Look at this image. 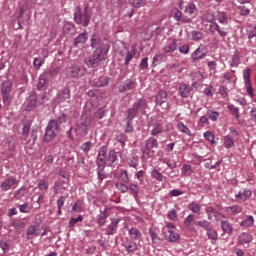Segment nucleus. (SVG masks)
Returning a JSON list of instances; mask_svg holds the SVG:
<instances>
[{
    "label": "nucleus",
    "mask_w": 256,
    "mask_h": 256,
    "mask_svg": "<svg viewBox=\"0 0 256 256\" xmlns=\"http://www.w3.org/2000/svg\"><path fill=\"white\" fill-rule=\"evenodd\" d=\"M107 158V146H102L99 151H98V163H101V159H103V161H105V159Z\"/></svg>",
    "instance_id": "44"
},
{
    "label": "nucleus",
    "mask_w": 256,
    "mask_h": 256,
    "mask_svg": "<svg viewBox=\"0 0 256 256\" xmlns=\"http://www.w3.org/2000/svg\"><path fill=\"white\" fill-rule=\"evenodd\" d=\"M47 83H49V80L41 74L38 78V83L36 85L37 91H45Z\"/></svg>",
    "instance_id": "33"
},
{
    "label": "nucleus",
    "mask_w": 256,
    "mask_h": 256,
    "mask_svg": "<svg viewBox=\"0 0 256 256\" xmlns=\"http://www.w3.org/2000/svg\"><path fill=\"white\" fill-rule=\"evenodd\" d=\"M203 137L211 145H216L217 144V142L215 141V133H213L211 130H208V131L204 132Z\"/></svg>",
    "instance_id": "38"
},
{
    "label": "nucleus",
    "mask_w": 256,
    "mask_h": 256,
    "mask_svg": "<svg viewBox=\"0 0 256 256\" xmlns=\"http://www.w3.org/2000/svg\"><path fill=\"white\" fill-rule=\"evenodd\" d=\"M196 225H199V227H202V229H204V231L206 232H208L211 228V222L207 220H200L196 222Z\"/></svg>",
    "instance_id": "55"
},
{
    "label": "nucleus",
    "mask_w": 256,
    "mask_h": 256,
    "mask_svg": "<svg viewBox=\"0 0 256 256\" xmlns=\"http://www.w3.org/2000/svg\"><path fill=\"white\" fill-rule=\"evenodd\" d=\"M87 39H89V36H87V31L82 32L74 39V47H79V45H85V43H87Z\"/></svg>",
    "instance_id": "25"
},
{
    "label": "nucleus",
    "mask_w": 256,
    "mask_h": 256,
    "mask_svg": "<svg viewBox=\"0 0 256 256\" xmlns=\"http://www.w3.org/2000/svg\"><path fill=\"white\" fill-rule=\"evenodd\" d=\"M151 177H153V179H156V181H163V174L157 169H153L151 171Z\"/></svg>",
    "instance_id": "62"
},
{
    "label": "nucleus",
    "mask_w": 256,
    "mask_h": 256,
    "mask_svg": "<svg viewBox=\"0 0 256 256\" xmlns=\"http://www.w3.org/2000/svg\"><path fill=\"white\" fill-rule=\"evenodd\" d=\"M155 149H159V142L156 138L149 137L145 141V146L142 153L143 155H147V157H153V155H155Z\"/></svg>",
    "instance_id": "7"
},
{
    "label": "nucleus",
    "mask_w": 256,
    "mask_h": 256,
    "mask_svg": "<svg viewBox=\"0 0 256 256\" xmlns=\"http://www.w3.org/2000/svg\"><path fill=\"white\" fill-rule=\"evenodd\" d=\"M253 192L248 188H242L236 195L235 199L238 203H245V201H249Z\"/></svg>",
    "instance_id": "13"
},
{
    "label": "nucleus",
    "mask_w": 256,
    "mask_h": 256,
    "mask_svg": "<svg viewBox=\"0 0 256 256\" xmlns=\"http://www.w3.org/2000/svg\"><path fill=\"white\" fill-rule=\"evenodd\" d=\"M117 45H121L122 49H125L127 51L126 57H125V65H129L131 63L133 57L137 55V52L135 51V47H132V50L129 51V48H127V45L123 41H118L114 44V47H117Z\"/></svg>",
    "instance_id": "12"
},
{
    "label": "nucleus",
    "mask_w": 256,
    "mask_h": 256,
    "mask_svg": "<svg viewBox=\"0 0 256 256\" xmlns=\"http://www.w3.org/2000/svg\"><path fill=\"white\" fill-rule=\"evenodd\" d=\"M138 113H143L145 109H147V101L144 99H139L137 102H135L132 106Z\"/></svg>",
    "instance_id": "30"
},
{
    "label": "nucleus",
    "mask_w": 256,
    "mask_h": 256,
    "mask_svg": "<svg viewBox=\"0 0 256 256\" xmlns=\"http://www.w3.org/2000/svg\"><path fill=\"white\" fill-rule=\"evenodd\" d=\"M62 103H71V88L64 87L57 91L56 96L52 99V105L58 107Z\"/></svg>",
    "instance_id": "5"
},
{
    "label": "nucleus",
    "mask_w": 256,
    "mask_h": 256,
    "mask_svg": "<svg viewBox=\"0 0 256 256\" xmlns=\"http://www.w3.org/2000/svg\"><path fill=\"white\" fill-rule=\"evenodd\" d=\"M59 74V69L57 68H50L42 73V75L48 80L51 81L54 77H57Z\"/></svg>",
    "instance_id": "32"
},
{
    "label": "nucleus",
    "mask_w": 256,
    "mask_h": 256,
    "mask_svg": "<svg viewBox=\"0 0 256 256\" xmlns=\"http://www.w3.org/2000/svg\"><path fill=\"white\" fill-rule=\"evenodd\" d=\"M57 133H59V123H57V120L51 119L45 128L44 143H51L57 137Z\"/></svg>",
    "instance_id": "4"
},
{
    "label": "nucleus",
    "mask_w": 256,
    "mask_h": 256,
    "mask_svg": "<svg viewBox=\"0 0 256 256\" xmlns=\"http://www.w3.org/2000/svg\"><path fill=\"white\" fill-rule=\"evenodd\" d=\"M37 105H39V94L36 91H32L26 100L24 111L31 112L37 109Z\"/></svg>",
    "instance_id": "10"
},
{
    "label": "nucleus",
    "mask_w": 256,
    "mask_h": 256,
    "mask_svg": "<svg viewBox=\"0 0 256 256\" xmlns=\"http://www.w3.org/2000/svg\"><path fill=\"white\" fill-rule=\"evenodd\" d=\"M201 19L203 23H205V21L210 24L215 22V16L212 13H204Z\"/></svg>",
    "instance_id": "54"
},
{
    "label": "nucleus",
    "mask_w": 256,
    "mask_h": 256,
    "mask_svg": "<svg viewBox=\"0 0 256 256\" xmlns=\"http://www.w3.org/2000/svg\"><path fill=\"white\" fill-rule=\"evenodd\" d=\"M180 239H181V236L179 235V233L173 230H168L167 241H169V243H177Z\"/></svg>",
    "instance_id": "37"
},
{
    "label": "nucleus",
    "mask_w": 256,
    "mask_h": 256,
    "mask_svg": "<svg viewBox=\"0 0 256 256\" xmlns=\"http://www.w3.org/2000/svg\"><path fill=\"white\" fill-rule=\"evenodd\" d=\"M192 41H201L202 39H205V34L201 31H192L191 32Z\"/></svg>",
    "instance_id": "49"
},
{
    "label": "nucleus",
    "mask_w": 256,
    "mask_h": 256,
    "mask_svg": "<svg viewBox=\"0 0 256 256\" xmlns=\"http://www.w3.org/2000/svg\"><path fill=\"white\" fill-rule=\"evenodd\" d=\"M238 241L239 243H251V241H253V237L247 233V232H243L239 237H238Z\"/></svg>",
    "instance_id": "41"
},
{
    "label": "nucleus",
    "mask_w": 256,
    "mask_h": 256,
    "mask_svg": "<svg viewBox=\"0 0 256 256\" xmlns=\"http://www.w3.org/2000/svg\"><path fill=\"white\" fill-rule=\"evenodd\" d=\"M128 235L132 241H141L143 234L139 229L133 227L128 230Z\"/></svg>",
    "instance_id": "26"
},
{
    "label": "nucleus",
    "mask_w": 256,
    "mask_h": 256,
    "mask_svg": "<svg viewBox=\"0 0 256 256\" xmlns=\"http://www.w3.org/2000/svg\"><path fill=\"white\" fill-rule=\"evenodd\" d=\"M67 121H69V115H67L66 113H61V115L56 120V122L58 123V127L59 125L67 123Z\"/></svg>",
    "instance_id": "59"
},
{
    "label": "nucleus",
    "mask_w": 256,
    "mask_h": 256,
    "mask_svg": "<svg viewBox=\"0 0 256 256\" xmlns=\"http://www.w3.org/2000/svg\"><path fill=\"white\" fill-rule=\"evenodd\" d=\"M217 21L221 23V25H229V19H227L225 12H218Z\"/></svg>",
    "instance_id": "45"
},
{
    "label": "nucleus",
    "mask_w": 256,
    "mask_h": 256,
    "mask_svg": "<svg viewBox=\"0 0 256 256\" xmlns=\"http://www.w3.org/2000/svg\"><path fill=\"white\" fill-rule=\"evenodd\" d=\"M228 109H229L231 115H233V117H235L236 121H238V123L241 124V120H240L241 114L239 113V107H236L233 104H229Z\"/></svg>",
    "instance_id": "34"
},
{
    "label": "nucleus",
    "mask_w": 256,
    "mask_h": 256,
    "mask_svg": "<svg viewBox=\"0 0 256 256\" xmlns=\"http://www.w3.org/2000/svg\"><path fill=\"white\" fill-rule=\"evenodd\" d=\"M27 193V188L25 186H22L20 189H18L15 194L14 197L15 199H22V197H25Z\"/></svg>",
    "instance_id": "57"
},
{
    "label": "nucleus",
    "mask_w": 256,
    "mask_h": 256,
    "mask_svg": "<svg viewBox=\"0 0 256 256\" xmlns=\"http://www.w3.org/2000/svg\"><path fill=\"white\" fill-rule=\"evenodd\" d=\"M32 123L33 122L31 120H28L26 123L23 124L22 135H24V137L29 136V131H31Z\"/></svg>",
    "instance_id": "52"
},
{
    "label": "nucleus",
    "mask_w": 256,
    "mask_h": 256,
    "mask_svg": "<svg viewBox=\"0 0 256 256\" xmlns=\"http://www.w3.org/2000/svg\"><path fill=\"white\" fill-rule=\"evenodd\" d=\"M121 219L119 218H111V223L106 227L105 234L106 235H115L117 230L119 229V222Z\"/></svg>",
    "instance_id": "18"
},
{
    "label": "nucleus",
    "mask_w": 256,
    "mask_h": 256,
    "mask_svg": "<svg viewBox=\"0 0 256 256\" xmlns=\"http://www.w3.org/2000/svg\"><path fill=\"white\" fill-rule=\"evenodd\" d=\"M47 101H49V97H47L46 92L38 94V105H44V103H47Z\"/></svg>",
    "instance_id": "63"
},
{
    "label": "nucleus",
    "mask_w": 256,
    "mask_h": 256,
    "mask_svg": "<svg viewBox=\"0 0 256 256\" xmlns=\"http://www.w3.org/2000/svg\"><path fill=\"white\" fill-rule=\"evenodd\" d=\"M135 87H137V80H135V78H128L118 89L120 93H125V91H131L135 89Z\"/></svg>",
    "instance_id": "14"
},
{
    "label": "nucleus",
    "mask_w": 256,
    "mask_h": 256,
    "mask_svg": "<svg viewBox=\"0 0 256 256\" xmlns=\"http://www.w3.org/2000/svg\"><path fill=\"white\" fill-rule=\"evenodd\" d=\"M224 147L226 149H231V147H235V140L231 135L224 136Z\"/></svg>",
    "instance_id": "42"
},
{
    "label": "nucleus",
    "mask_w": 256,
    "mask_h": 256,
    "mask_svg": "<svg viewBox=\"0 0 256 256\" xmlns=\"http://www.w3.org/2000/svg\"><path fill=\"white\" fill-rule=\"evenodd\" d=\"M109 49H110L109 42L104 41L99 44L98 54H97L98 61H103L107 59V53H109Z\"/></svg>",
    "instance_id": "15"
},
{
    "label": "nucleus",
    "mask_w": 256,
    "mask_h": 256,
    "mask_svg": "<svg viewBox=\"0 0 256 256\" xmlns=\"http://www.w3.org/2000/svg\"><path fill=\"white\" fill-rule=\"evenodd\" d=\"M128 3L131 5V7L139 9L145 5V0H129Z\"/></svg>",
    "instance_id": "56"
},
{
    "label": "nucleus",
    "mask_w": 256,
    "mask_h": 256,
    "mask_svg": "<svg viewBox=\"0 0 256 256\" xmlns=\"http://www.w3.org/2000/svg\"><path fill=\"white\" fill-rule=\"evenodd\" d=\"M0 249H2L4 253H9V251H11V242L9 240H1Z\"/></svg>",
    "instance_id": "46"
},
{
    "label": "nucleus",
    "mask_w": 256,
    "mask_h": 256,
    "mask_svg": "<svg viewBox=\"0 0 256 256\" xmlns=\"http://www.w3.org/2000/svg\"><path fill=\"white\" fill-rule=\"evenodd\" d=\"M188 209L192 211V213H196V215H199V213H201V205L195 202L190 203L188 205Z\"/></svg>",
    "instance_id": "51"
},
{
    "label": "nucleus",
    "mask_w": 256,
    "mask_h": 256,
    "mask_svg": "<svg viewBox=\"0 0 256 256\" xmlns=\"http://www.w3.org/2000/svg\"><path fill=\"white\" fill-rule=\"evenodd\" d=\"M135 128L133 127V120H127L126 124L124 125V132L125 133H133Z\"/></svg>",
    "instance_id": "61"
},
{
    "label": "nucleus",
    "mask_w": 256,
    "mask_h": 256,
    "mask_svg": "<svg viewBox=\"0 0 256 256\" xmlns=\"http://www.w3.org/2000/svg\"><path fill=\"white\" fill-rule=\"evenodd\" d=\"M241 211H243V208L240 205L226 207V213L228 215H239Z\"/></svg>",
    "instance_id": "35"
},
{
    "label": "nucleus",
    "mask_w": 256,
    "mask_h": 256,
    "mask_svg": "<svg viewBox=\"0 0 256 256\" xmlns=\"http://www.w3.org/2000/svg\"><path fill=\"white\" fill-rule=\"evenodd\" d=\"M167 91L160 90L156 95V105H163V103H167Z\"/></svg>",
    "instance_id": "31"
},
{
    "label": "nucleus",
    "mask_w": 256,
    "mask_h": 256,
    "mask_svg": "<svg viewBox=\"0 0 256 256\" xmlns=\"http://www.w3.org/2000/svg\"><path fill=\"white\" fill-rule=\"evenodd\" d=\"M97 50H94V54L88 58H85V65L90 69H95L97 67Z\"/></svg>",
    "instance_id": "29"
},
{
    "label": "nucleus",
    "mask_w": 256,
    "mask_h": 256,
    "mask_svg": "<svg viewBox=\"0 0 256 256\" xmlns=\"http://www.w3.org/2000/svg\"><path fill=\"white\" fill-rule=\"evenodd\" d=\"M128 189H130L134 199H137V197H139V185L130 183Z\"/></svg>",
    "instance_id": "53"
},
{
    "label": "nucleus",
    "mask_w": 256,
    "mask_h": 256,
    "mask_svg": "<svg viewBox=\"0 0 256 256\" xmlns=\"http://www.w3.org/2000/svg\"><path fill=\"white\" fill-rule=\"evenodd\" d=\"M176 127L180 133H184L185 135H188V137H191V130L189 127H187V125H185V123L178 122Z\"/></svg>",
    "instance_id": "40"
},
{
    "label": "nucleus",
    "mask_w": 256,
    "mask_h": 256,
    "mask_svg": "<svg viewBox=\"0 0 256 256\" xmlns=\"http://www.w3.org/2000/svg\"><path fill=\"white\" fill-rule=\"evenodd\" d=\"M127 116L125 118L126 121H133L139 115V112L132 106V108L127 110Z\"/></svg>",
    "instance_id": "43"
},
{
    "label": "nucleus",
    "mask_w": 256,
    "mask_h": 256,
    "mask_svg": "<svg viewBox=\"0 0 256 256\" xmlns=\"http://www.w3.org/2000/svg\"><path fill=\"white\" fill-rule=\"evenodd\" d=\"M244 85H249L251 83V68H246L243 70Z\"/></svg>",
    "instance_id": "48"
},
{
    "label": "nucleus",
    "mask_w": 256,
    "mask_h": 256,
    "mask_svg": "<svg viewBox=\"0 0 256 256\" xmlns=\"http://www.w3.org/2000/svg\"><path fill=\"white\" fill-rule=\"evenodd\" d=\"M100 160L101 162H98V177L101 181H103V179L107 177V174H105L103 170L105 169L106 165H108V167H111V165H113V163L117 161V152H115V150H110L108 153V157L104 160L103 158Z\"/></svg>",
    "instance_id": "2"
},
{
    "label": "nucleus",
    "mask_w": 256,
    "mask_h": 256,
    "mask_svg": "<svg viewBox=\"0 0 256 256\" xmlns=\"http://www.w3.org/2000/svg\"><path fill=\"white\" fill-rule=\"evenodd\" d=\"M122 247H124L125 251L128 253H135V251L139 249V246L137 245V243L129 239L123 242Z\"/></svg>",
    "instance_id": "23"
},
{
    "label": "nucleus",
    "mask_w": 256,
    "mask_h": 256,
    "mask_svg": "<svg viewBox=\"0 0 256 256\" xmlns=\"http://www.w3.org/2000/svg\"><path fill=\"white\" fill-rule=\"evenodd\" d=\"M220 227L224 235H233V224L229 220L222 221Z\"/></svg>",
    "instance_id": "28"
},
{
    "label": "nucleus",
    "mask_w": 256,
    "mask_h": 256,
    "mask_svg": "<svg viewBox=\"0 0 256 256\" xmlns=\"http://www.w3.org/2000/svg\"><path fill=\"white\" fill-rule=\"evenodd\" d=\"M43 63H45V60H43V58L41 57L34 58V61H33L34 69L39 71V69H41V67L43 66Z\"/></svg>",
    "instance_id": "58"
},
{
    "label": "nucleus",
    "mask_w": 256,
    "mask_h": 256,
    "mask_svg": "<svg viewBox=\"0 0 256 256\" xmlns=\"http://www.w3.org/2000/svg\"><path fill=\"white\" fill-rule=\"evenodd\" d=\"M191 91H193V87H191V85L181 83L178 88V95L182 99H188V97L191 95Z\"/></svg>",
    "instance_id": "19"
},
{
    "label": "nucleus",
    "mask_w": 256,
    "mask_h": 256,
    "mask_svg": "<svg viewBox=\"0 0 256 256\" xmlns=\"http://www.w3.org/2000/svg\"><path fill=\"white\" fill-rule=\"evenodd\" d=\"M239 63H241V57L239 56V52H235L232 55V61L230 63V67H238Z\"/></svg>",
    "instance_id": "47"
},
{
    "label": "nucleus",
    "mask_w": 256,
    "mask_h": 256,
    "mask_svg": "<svg viewBox=\"0 0 256 256\" xmlns=\"http://www.w3.org/2000/svg\"><path fill=\"white\" fill-rule=\"evenodd\" d=\"M87 75V69L83 66H71L66 68V77L68 79H77V77H84Z\"/></svg>",
    "instance_id": "8"
},
{
    "label": "nucleus",
    "mask_w": 256,
    "mask_h": 256,
    "mask_svg": "<svg viewBox=\"0 0 256 256\" xmlns=\"http://www.w3.org/2000/svg\"><path fill=\"white\" fill-rule=\"evenodd\" d=\"M38 189H40V191H47L49 189V182L45 179L40 180L38 183Z\"/></svg>",
    "instance_id": "64"
},
{
    "label": "nucleus",
    "mask_w": 256,
    "mask_h": 256,
    "mask_svg": "<svg viewBox=\"0 0 256 256\" xmlns=\"http://www.w3.org/2000/svg\"><path fill=\"white\" fill-rule=\"evenodd\" d=\"M207 57V50L205 46L200 45L192 54L191 59L192 61H201V59H205Z\"/></svg>",
    "instance_id": "16"
},
{
    "label": "nucleus",
    "mask_w": 256,
    "mask_h": 256,
    "mask_svg": "<svg viewBox=\"0 0 256 256\" xmlns=\"http://www.w3.org/2000/svg\"><path fill=\"white\" fill-rule=\"evenodd\" d=\"M174 19L176 21H180V23H191V18H189L187 16H183V13L179 10H177L174 13Z\"/></svg>",
    "instance_id": "36"
},
{
    "label": "nucleus",
    "mask_w": 256,
    "mask_h": 256,
    "mask_svg": "<svg viewBox=\"0 0 256 256\" xmlns=\"http://www.w3.org/2000/svg\"><path fill=\"white\" fill-rule=\"evenodd\" d=\"M89 125H91V117L87 114L81 116V122L76 124L74 129L78 137H85L89 133Z\"/></svg>",
    "instance_id": "6"
},
{
    "label": "nucleus",
    "mask_w": 256,
    "mask_h": 256,
    "mask_svg": "<svg viewBox=\"0 0 256 256\" xmlns=\"http://www.w3.org/2000/svg\"><path fill=\"white\" fill-rule=\"evenodd\" d=\"M207 237L211 239V241H217L219 239V234L217 233V230L213 229L212 227L206 231Z\"/></svg>",
    "instance_id": "50"
},
{
    "label": "nucleus",
    "mask_w": 256,
    "mask_h": 256,
    "mask_svg": "<svg viewBox=\"0 0 256 256\" xmlns=\"http://www.w3.org/2000/svg\"><path fill=\"white\" fill-rule=\"evenodd\" d=\"M197 6H195V4L193 3H189L184 10V13L187 14L188 19H190V21H193V19H195V17H197Z\"/></svg>",
    "instance_id": "21"
},
{
    "label": "nucleus",
    "mask_w": 256,
    "mask_h": 256,
    "mask_svg": "<svg viewBox=\"0 0 256 256\" xmlns=\"http://www.w3.org/2000/svg\"><path fill=\"white\" fill-rule=\"evenodd\" d=\"M181 171H182V175L189 177V175H191V173H193V168L191 167V165L185 164L182 166Z\"/></svg>",
    "instance_id": "60"
},
{
    "label": "nucleus",
    "mask_w": 256,
    "mask_h": 256,
    "mask_svg": "<svg viewBox=\"0 0 256 256\" xmlns=\"http://www.w3.org/2000/svg\"><path fill=\"white\" fill-rule=\"evenodd\" d=\"M111 215V208L104 206L100 208V215H98V224L105 225V222L107 221V217Z\"/></svg>",
    "instance_id": "20"
},
{
    "label": "nucleus",
    "mask_w": 256,
    "mask_h": 256,
    "mask_svg": "<svg viewBox=\"0 0 256 256\" xmlns=\"http://www.w3.org/2000/svg\"><path fill=\"white\" fill-rule=\"evenodd\" d=\"M39 229H41V222L36 221L35 223L29 225L26 229V241H31L35 239L36 237H39L41 235V232H39Z\"/></svg>",
    "instance_id": "9"
},
{
    "label": "nucleus",
    "mask_w": 256,
    "mask_h": 256,
    "mask_svg": "<svg viewBox=\"0 0 256 256\" xmlns=\"http://www.w3.org/2000/svg\"><path fill=\"white\" fill-rule=\"evenodd\" d=\"M206 116L210 121H213L214 123L219 120V117H221V113L215 111V110H208L206 112Z\"/></svg>",
    "instance_id": "39"
},
{
    "label": "nucleus",
    "mask_w": 256,
    "mask_h": 256,
    "mask_svg": "<svg viewBox=\"0 0 256 256\" xmlns=\"http://www.w3.org/2000/svg\"><path fill=\"white\" fill-rule=\"evenodd\" d=\"M13 185H17V179L10 177L0 184L1 191H9Z\"/></svg>",
    "instance_id": "22"
},
{
    "label": "nucleus",
    "mask_w": 256,
    "mask_h": 256,
    "mask_svg": "<svg viewBox=\"0 0 256 256\" xmlns=\"http://www.w3.org/2000/svg\"><path fill=\"white\" fill-rule=\"evenodd\" d=\"M150 127H151V135L152 137H157V135L161 133H165V126L163 125V122L157 121V120H152L150 122Z\"/></svg>",
    "instance_id": "11"
},
{
    "label": "nucleus",
    "mask_w": 256,
    "mask_h": 256,
    "mask_svg": "<svg viewBox=\"0 0 256 256\" xmlns=\"http://www.w3.org/2000/svg\"><path fill=\"white\" fill-rule=\"evenodd\" d=\"M63 31L66 35H77V27L73 22H65Z\"/></svg>",
    "instance_id": "24"
},
{
    "label": "nucleus",
    "mask_w": 256,
    "mask_h": 256,
    "mask_svg": "<svg viewBox=\"0 0 256 256\" xmlns=\"http://www.w3.org/2000/svg\"><path fill=\"white\" fill-rule=\"evenodd\" d=\"M163 51L168 55H173V53L177 51V39L175 38L168 39L165 46L163 47Z\"/></svg>",
    "instance_id": "17"
},
{
    "label": "nucleus",
    "mask_w": 256,
    "mask_h": 256,
    "mask_svg": "<svg viewBox=\"0 0 256 256\" xmlns=\"http://www.w3.org/2000/svg\"><path fill=\"white\" fill-rule=\"evenodd\" d=\"M253 225H255V218L252 215H245L240 222V227H244L245 229L253 227Z\"/></svg>",
    "instance_id": "27"
},
{
    "label": "nucleus",
    "mask_w": 256,
    "mask_h": 256,
    "mask_svg": "<svg viewBox=\"0 0 256 256\" xmlns=\"http://www.w3.org/2000/svg\"><path fill=\"white\" fill-rule=\"evenodd\" d=\"M93 9H95V3H93V1H89L87 4H85L84 8H81V6H76L74 10V22L76 25L89 27L91 17H93Z\"/></svg>",
    "instance_id": "1"
},
{
    "label": "nucleus",
    "mask_w": 256,
    "mask_h": 256,
    "mask_svg": "<svg viewBox=\"0 0 256 256\" xmlns=\"http://www.w3.org/2000/svg\"><path fill=\"white\" fill-rule=\"evenodd\" d=\"M0 91L4 105H11V102L13 101V95H11V92L13 91V82L11 80H3L0 84Z\"/></svg>",
    "instance_id": "3"
}]
</instances>
